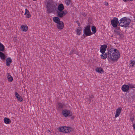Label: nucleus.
I'll return each instance as SVG.
<instances>
[{
    "mask_svg": "<svg viewBox=\"0 0 135 135\" xmlns=\"http://www.w3.org/2000/svg\"><path fill=\"white\" fill-rule=\"evenodd\" d=\"M82 28L81 27H79L76 30V32L77 34L78 35H80L81 33Z\"/></svg>",
    "mask_w": 135,
    "mask_h": 135,
    "instance_id": "obj_24",
    "label": "nucleus"
},
{
    "mask_svg": "<svg viewBox=\"0 0 135 135\" xmlns=\"http://www.w3.org/2000/svg\"><path fill=\"white\" fill-rule=\"evenodd\" d=\"M107 54L108 59L109 61H117L120 57L119 51L113 48H112L108 50Z\"/></svg>",
    "mask_w": 135,
    "mask_h": 135,
    "instance_id": "obj_1",
    "label": "nucleus"
},
{
    "mask_svg": "<svg viewBox=\"0 0 135 135\" xmlns=\"http://www.w3.org/2000/svg\"><path fill=\"white\" fill-rule=\"evenodd\" d=\"M7 76L8 81H12L13 80V78L9 73H7Z\"/></svg>",
    "mask_w": 135,
    "mask_h": 135,
    "instance_id": "obj_21",
    "label": "nucleus"
},
{
    "mask_svg": "<svg viewBox=\"0 0 135 135\" xmlns=\"http://www.w3.org/2000/svg\"><path fill=\"white\" fill-rule=\"evenodd\" d=\"M107 47V45H102L100 48V52L102 54H104L106 51Z\"/></svg>",
    "mask_w": 135,
    "mask_h": 135,
    "instance_id": "obj_10",
    "label": "nucleus"
},
{
    "mask_svg": "<svg viewBox=\"0 0 135 135\" xmlns=\"http://www.w3.org/2000/svg\"><path fill=\"white\" fill-rule=\"evenodd\" d=\"M25 15H26V18H29L31 17L29 11L27 9H25Z\"/></svg>",
    "mask_w": 135,
    "mask_h": 135,
    "instance_id": "obj_15",
    "label": "nucleus"
},
{
    "mask_svg": "<svg viewBox=\"0 0 135 135\" xmlns=\"http://www.w3.org/2000/svg\"><path fill=\"white\" fill-rule=\"evenodd\" d=\"M15 95L16 97L17 98V100L20 102H22L23 100V99L22 98H21V97L20 96L18 93L17 92L15 93Z\"/></svg>",
    "mask_w": 135,
    "mask_h": 135,
    "instance_id": "obj_13",
    "label": "nucleus"
},
{
    "mask_svg": "<svg viewBox=\"0 0 135 135\" xmlns=\"http://www.w3.org/2000/svg\"><path fill=\"white\" fill-rule=\"evenodd\" d=\"M4 122L6 124H9L11 123V120L7 118H4Z\"/></svg>",
    "mask_w": 135,
    "mask_h": 135,
    "instance_id": "obj_19",
    "label": "nucleus"
},
{
    "mask_svg": "<svg viewBox=\"0 0 135 135\" xmlns=\"http://www.w3.org/2000/svg\"><path fill=\"white\" fill-rule=\"evenodd\" d=\"M78 26H80V24H78Z\"/></svg>",
    "mask_w": 135,
    "mask_h": 135,
    "instance_id": "obj_43",
    "label": "nucleus"
},
{
    "mask_svg": "<svg viewBox=\"0 0 135 135\" xmlns=\"http://www.w3.org/2000/svg\"><path fill=\"white\" fill-rule=\"evenodd\" d=\"M95 71H96L100 73L101 74H102L104 73V71L103 69L100 67L97 68L95 69Z\"/></svg>",
    "mask_w": 135,
    "mask_h": 135,
    "instance_id": "obj_16",
    "label": "nucleus"
},
{
    "mask_svg": "<svg viewBox=\"0 0 135 135\" xmlns=\"http://www.w3.org/2000/svg\"><path fill=\"white\" fill-rule=\"evenodd\" d=\"M123 0L124 2H126L127 1H128V0Z\"/></svg>",
    "mask_w": 135,
    "mask_h": 135,
    "instance_id": "obj_41",
    "label": "nucleus"
},
{
    "mask_svg": "<svg viewBox=\"0 0 135 135\" xmlns=\"http://www.w3.org/2000/svg\"><path fill=\"white\" fill-rule=\"evenodd\" d=\"M4 50V47L3 45L1 43H0V51L3 52Z\"/></svg>",
    "mask_w": 135,
    "mask_h": 135,
    "instance_id": "obj_26",
    "label": "nucleus"
},
{
    "mask_svg": "<svg viewBox=\"0 0 135 135\" xmlns=\"http://www.w3.org/2000/svg\"><path fill=\"white\" fill-rule=\"evenodd\" d=\"M0 57L2 59H5L6 57L4 54L3 52L0 51Z\"/></svg>",
    "mask_w": 135,
    "mask_h": 135,
    "instance_id": "obj_25",
    "label": "nucleus"
},
{
    "mask_svg": "<svg viewBox=\"0 0 135 135\" xmlns=\"http://www.w3.org/2000/svg\"><path fill=\"white\" fill-rule=\"evenodd\" d=\"M68 13L67 11L65 10L62 11H57V16L60 17L61 18L63 16L66 15Z\"/></svg>",
    "mask_w": 135,
    "mask_h": 135,
    "instance_id": "obj_8",
    "label": "nucleus"
},
{
    "mask_svg": "<svg viewBox=\"0 0 135 135\" xmlns=\"http://www.w3.org/2000/svg\"><path fill=\"white\" fill-rule=\"evenodd\" d=\"M101 57L102 59H105L107 58V57L104 56L103 55H101Z\"/></svg>",
    "mask_w": 135,
    "mask_h": 135,
    "instance_id": "obj_30",
    "label": "nucleus"
},
{
    "mask_svg": "<svg viewBox=\"0 0 135 135\" xmlns=\"http://www.w3.org/2000/svg\"><path fill=\"white\" fill-rule=\"evenodd\" d=\"M46 6L48 13H50L56 10V6L53 2L51 1L47 2Z\"/></svg>",
    "mask_w": 135,
    "mask_h": 135,
    "instance_id": "obj_3",
    "label": "nucleus"
},
{
    "mask_svg": "<svg viewBox=\"0 0 135 135\" xmlns=\"http://www.w3.org/2000/svg\"><path fill=\"white\" fill-rule=\"evenodd\" d=\"M118 23H119V21H118V19L117 18L114 17L113 19L111 21V24L114 28L117 27Z\"/></svg>",
    "mask_w": 135,
    "mask_h": 135,
    "instance_id": "obj_6",
    "label": "nucleus"
},
{
    "mask_svg": "<svg viewBox=\"0 0 135 135\" xmlns=\"http://www.w3.org/2000/svg\"><path fill=\"white\" fill-rule=\"evenodd\" d=\"M53 20L54 22L57 23L61 21H60V19L59 18L57 17H54L53 18Z\"/></svg>",
    "mask_w": 135,
    "mask_h": 135,
    "instance_id": "obj_18",
    "label": "nucleus"
},
{
    "mask_svg": "<svg viewBox=\"0 0 135 135\" xmlns=\"http://www.w3.org/2000/svg\"><path fill=\"white\" fill-rule=\"evenodd\" d=\"M108 52L105 53V54H103V55L105 56H106V57H107V58H108Z\"/></svg>",
    "mask_w": 135,
    "mask_h": 135,
    "instance_id": "obj_33",
    "label": "nucleus"
},
{
    "mask_svg": "<svg viewBox=\"0 0 135 135\" xmlns=\"http://www.w3.org/2000/svg\"><path fill=\"white\" fill-rule=\"evenodd\" d=\"M114 31L116 33V35H119L120 36V37L121 38L123 37V35L122 33L117 30H114Z\"/></svg>",
    "mask_w": 135,
    "mask_h": 135,
    "instance_id": "obj_20",
    "label": "nucleus"
},
{
    "mask_svg": "<svg viewBox=\"0 0 135 135\" xmlns=\"http://www.w3.org/2000/svg\"><path fill=\"white\" fill-rule=\"evenodd\" d=\"M91 30L94 33H95L96 32V28L95 26H93L91 28Z\"/></svg>",
    "mask_w": 135,
    "mask_h": 135,
    "instance_id": "obj_28",
    "label": "nucleus"
},
{
    "mask_svg": "<svg viewBox=\"0 0 135 135\" xmlns=\"http://www.w3.org/2000/svg\"><path fill=\"white\" fill-rule=\"evenodd\" d=\"M58 129L59 132L66 133L70 132L72 130L71 128L65 126L60 127Z\"/></svg>",
    "mask_w": 135,
    "mask_h": 135,
    "instance_id": "obj_4",
    "label": "nucleus"
},
{
    "mask_svg": "<svg viewBox=\"0 0 135 135\" xmlns=\"http://www.w3.org/2000/svg\"><path fill=\"white\" fill-rule=\"evenodd\" d=\"M119 22V26L124 27H128L131 23V20L129 18L126 17H125L121 18Z\"/></svg>",
    "mask_w": 135,
    "mask_h": 135,
    "instance_id": "obj_2",
    "label": "nucleus"
},
{
    "mask_svg": "<svg viewBox=\"0 0 135 135\" xmlns=\"http://www.w3.org/2000/svg\"><path fill=\"white\" fill-rule=\"evenodd\" d=\"M84 32L85 35L87 36L91 35L93 33H91L90 30V26L88 25L86 26L84 30Z\"/></svg>",
    "mask_w": 135,
    "mask_h": 135,
    "instance_id": "obj_5",
    "label": "nucleus"
},
{
    "mask_svg": "<svg viewBox=\"0 0 135 135\" xmlns=\"http://www.w3.org/2000/svg\"><path fill=\"white\" fill-rule=\"evenodd\" d=\"M57 28L59 30L62 29L64 27V24L63 22L61 21L57 23Z\"/></svg>",
    "mask_w": 135,
    "mask_h": 135,
    "instance_id": "obj_9",
    "label": "nucleus"
},
{
    "mask_svg": "<svg viewBox=\"0 0 135 135\" xmlns=\"http://www.w3.org/2000/svg\"><path fill=\"white\" fill-rule=\"evenodd\" d=\"M71 2V0H65V2L66 5L68 6L69 5Z\"/></svg>",
    "mask_w": 135,
    "mask_h": 135,
    "instance_id": "obj_29",
    "label": "nucleus"
},
{
    "mask_svg": "<svg viewBox=\"0 0 135 135\" xmlns=\"http://www.w3.org/2000/svg\"><path fill=\"white\" fill-rule=\"evenodd\" d=\"M63 115L65 117H67L68 116H71L72 115V114L71 113L70 110L65 109L62 111Z\"/></svg>",
    "mask_w": 135,
    "mask_h": 135,
    "instance_id": "obj_7",
    "label": "nucleus"
},
{
    "mask_svg": "<svg viewBox=\"0 0 135 135\" xmlns=\"http://www.w3.org/2000/svg\"><path fill=\"white\" fill-rule=\"evenodd\" d=\"M115 28H116V29L117 30H120V28L119 27H118L117 26V27H115Z\"/></svg>",
    "mask_w": 135,
    "mask_h": 135,
    "instance_id": "obj_38",
    "label": "nucleus"
},
{
    "mask_svg": "<svg viewBox=\"0 0 135 135\" xmlns=\"http://www.w3.org/2000/svg\"><path fill=\"white\" fill-rule=\"evenodd\" d=\"M130 66L132 67H133L135 65V61H131V62L130 64Z\"/></svg>",
    "mask_w": 135,
    "mask_h": 135,
    "instance_id": "obj_27",
    "label": "nucleus"
},
{
    "mask_svg": "<svg viewBox=\"0 0 135 135\" xmlns=\"http://www.w3.org/2000/svg\"><path fill=\"white\" fill-rule=\"evenodd\" d=\"M122 108L121 107H119L116 110V113L115 115V117L117 118L120 114L121 112Z\"/></svg>",
    "mask_w": 135,
    "mask_h": 135,
    "instance_id": "obj_12",
    "label": "nucleus"
},
{
    "mask_svg": "<svg viewBox=\"0 0 135 135\" xmlns=\"http://www.w3.org/2000/svg\"><path fill=\"white\" fill-rule=\"evenodd\" d=\"M94 97L93 96L91 95L89 97V98L90 99H91L93 98Z\"/></svg>",
    "mask_w": 135,
    "mask_h": 135,
    "instance_id": "obj_36",
    "label": "nucleus"
},
{
    "mask_svg": "<svg viewBox=\"0 0 135 135\" xmlns=\"http://www.w3.org/2000/svg\"><path fill=\"white\" fill-rule=\"evenodd\" d=\"M21 29L23 31L26 32L28 30V27L25 25H22L21 26Z\"/></svg>",
    "mask_w": 135,
    "mask_h": 135,
    "instance_id": "obj_23",
    "label": "nucleus"
},
{
    "mask_svg": "<svg viewBox=\"0 0 135 135\" xmlns=\"http://www.w3.org/2000/svg\"><path fill=\"white\" fill-rule=\"evenodd\" d=\"M64 105V104L62 103H59L58 104V108L60 109H62Z\"/></svg>",
    "mask_w": 135,
    "mask_h": 135,
    "instance_id": "obj_22",
    "label": "nucleus"
},
{
    "mask_svg": "<svg viewBox=\"0 0 135 135\" xmlns=\"http://www.w3.org/2000/svg\"><path fill=\"white\" fill-rule=\"evenodd\" d=\"M128 86H129V87L131 88L132 89L134 88L133 85L132 84H129V85Z\"/></svg>",
    "mask_w": 135,
    "mask_h": 135,
    "instance_id": "obj_31",
    "label": "nucleus"
},
{
    "mask_svg": "<svg viewBox=\"0 0 135 135\" xmlns=\"http://www.w3.org/2000/svg\"><path fill=\"white\" fill-rule=\"evenodd\" d=\"M75 54H76L77 55H78V53L76 51H75Z\"/></svg>",
    "mask_w": 135,
    "mask_h": 135,
    "instance_id": "obj_40",
    "label": "nucleus"
},
{
    "mask_svg": "<svg viewBox=\"0 0 135 135\" xmlns=\"http://www.w3.org/2000/svg\"><path fill=\"white\" fill-rule=\"evenodd\" d=\"M132 127H133L134 129L135 130V124H134L133 125Z\"/></svg>",
    "mask_w": 135,
    "mask_h": 135,
    "instance_id": "obj_35",
    "label": "nucleus"
},
{
    "mask_svg": "<svg viewBox=\"0 0 135 135\" xmlns=\"http://www.w3.org/2000/svg\"><path fill=\"white\" fill-rule=\"evenodd\" d=\"M134 118H130L132 122H133V120H134Z\"/></svg>",
    "mask_w": 135,
    "mask_h": 135,
    "instance_id": "obj_37",
    "label": "nucleus"
},
{
    "mask_svg": "<svg viewBox=\"0 0 135 135\" xmlns=\"http://www.w3.org/2000/svg\"><path fill=\"white\" fill-rule=\"evenodd\" d=\"M122 89L124 92H127L129 90V86L126 85H123L122 86Z\"/></svg>",
    "mask_w": 135,
    "mask_h": 135,
    "instance_id": "obj_11",
    "label": "nucleus"
},
{
    "mask_svg": "<svg viewBox=\"0 0 135 135\" xmlns=\"http://www.w3.org/2000/svg\"><path fill=\"white\" fill-rule=\"evenodd\" d=\"M81 15H83L84 17H86V13L84 12H82L81 13Z\"/></svg>",
    "mask_w": 135,
    "mask_h": 135,
    "instance_id": "obj_32",
    "label": "nucleus"
},
{
    "mask_svg": "<svg viewBox=\"0 0 135 135\" xmlns=\"http://www.w3.org/2000/svg\"><path fill=\"white\" fill-rule=\"evenodd\" d=\"M58 8L59 11H62L64 8L63 4H59L58 6Z\"/></svg>",
    "mask_w": 135,
    "mask_h": 135,
    "instance_id": "obj_17",
    "label": "nucleus"
},
{
    "mask_svg": "<svg viewBox=\"0 0 135 135\" xmlns=\"http://www.w3.org/2000/svg\"><path fill=\"white\" fill-rule=\"evenodd\" d=\"M74 52V50H72L70 52V55L71 54H73V53Z\"/></svg>",
    "mask_w": 135,
    "mask_h": 135,
    "instance_id": "obj_34",
    "label": "nucleus"
},
{
    "mask_svg": "<svg viewBox=\"0 0 135 135\" xmlns=\"http://www.w3.org/2000/svg\"><path fill=\"white\" fill-rule=\"evenodd\" d=\"M6 65L8 66H10L11 63L12 62V59L10 57L7 58L6 59Z\"/></svg>",
    "mask_w": 135,
    "mask_h": 135,
    "instance_id": "obj_14",
    "label": "nucleus"
},
{
    "mask_svg": "<svg viewBox=\"0 0 135 135\" xmlns=\"http://www.w3.org/2000/svg\"><path fill=\"white\" fill-rule=\"evenodd\" d=\"M91 99L89 98L88 100L90 102L91 101Z\"/></svg>",
    "mask_w": 135,
    "mask_h": 135,
    "instance_id": "obj_42",
    "label": "nucleus"
},
{
    "mask_svg": "<svg viewBox=\"0 0 135 135\" xmlns=\"http://www.w3.org/2000/svg\"><path fill=\"white\" fill-rule=\"evenodd\" d=\"M105 4L106 6L108 5V3L106 2H105Z\"/></svg>",
    "mask_w": 135,
    "mask_h": 135,
    "instance_id": "obj_39",
    "label": "nucleus"
}]
</instances>
